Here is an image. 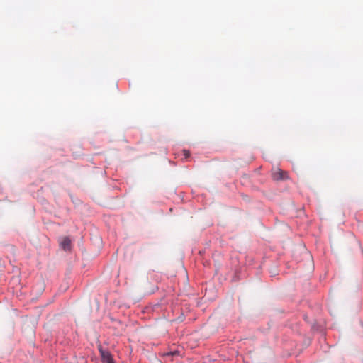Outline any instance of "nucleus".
Here are the masks:
<instances>
[{
	"mask_svg": "<svg viewBox=\"0 0 363 363\" xmlns=\"http://www.w3.org/2000/svg\"><path fill=\"white\" fill-rule=\"evenodd\" d=\"M60 246L65 250H70L71 248V240L68 237H64L60 241Z\"/></svg>",
	"mask_w": 363,
	"mask_h": 363,
	"instance_id": "obj_3",
	"label": "nucleus"
},
{
	"mask_svg": "<svg viewBox=\"0 0 363 363\" xmlns=\"http://www.w3.org/2000/svg\"><path fill=\"white\" fill-rule=\"evenodd\" d=\"M183 152H184V155L185 156L186 158L189 157L190 152L188 150H184Z\"/></svg>",
	"mask_w": 363,
	"mask_h": 363,
	"instance_id": "obj_4",
	"label": "nucleus"
},
{
	"mask_svg": "<svg viewBox=\"0 0 363 363\" xmlns=\"http://www.w3.org/2000/svg\"><path fill=\"white\" fill-rule=\"evenodd\" d=\"M272 177L275 181L286 180L289 179L287 172L284 171L277 167L272 168Z\"/></svg>",
	"mask_w": 363,
	"mask_h": 363,
	"instance_id": "obj_1",
	"label": "nucleus"
},
{
	"mask_svg": "<svg viewBox=\"0 0 363 363\" xmlns=\"http://www.w3.org/2000/svg\"><path fill=\"white\" fill-rule=\"evenodd\" d=\"M99 351L100 352L101 361L103 363H106L107 362H110L111 360L113 359V355L108 350H104L101 345H99Z\"/></svg>",
	"mask_w": 363,
	"mask_h": 363,
	"instance_id": "obj_2",
	"label": "nucleus"
}]
</instances>
